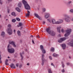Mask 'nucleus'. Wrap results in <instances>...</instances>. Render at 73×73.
Masks as SVG:
<instances>
[{
	"label": "nucleus",
	"instance_id": "obj_21",
	"mask_svg": "<svg viewBox=\"0 0 73 73\" xmlns=\"http://www.w3.org/2000/svg\"><path fill=\"white\" fill-rule=\"evenodd\" d=\"M52 56H53V57H58V55L56 53H54L53 54Z\"/></svg>",
	"mask_w": 73,
	"mask_h": 73
},
{
	"label": "nucleus",
	"instance_id": "obj_33",
	"mask_svg": "<svg viewBox=\"0 0 73 73\" xmlns=\"http://www.w3.org/2000/svg\"><path fill=\"white\" fill-rule=\"evenodd\" d=\"M11 15L13 16H15V13L14 12H13L12 13Z\"/></svg>",
	"mask_w": 73,
	"mask_h": 73
},
{
	"label": "nucleus",
	"instance_id": "obj_27",
	"mask_svg": "<svg viewBox=\"0 0 73 73\" xmlns=\"http://www.w3.org/2000/svg\"><path fill=\"white\" fill-rule=\"evenodd\" d=\"M61 64H62V68H64V67L65 66V64H64V62H61Z\"/></svg>",
	"mask_w": 73,
	"mask_h": 73
},
{
	"label": "nucleus",
	"instance_id": "obj_1",
	"mask_svg": "<svg viewBox=\"0 0 73 73\" xmlns=\"http://www.w3.org/2000/svg\"><path fill=\"white\" fill-rule=\"evenodd\" d=\"M71 31L72 30L70 29L66 30V33L64 34V36L65 37H67L62 38H60V39L58 40V42L59 43H61L62 41H65V40H66V39L69 38V37H68V36H69V35L70 34Z\"/></svg>",
	"mask_w": 73,
	"mask_h": 73
},
{
	"label": "nucleus",
	"instance_id": "obj_56",
	"mask_svg": "<svg viewBox=\"0 0 73 73\" xmlns=\"http://www.w3.org/2000/svg\"><path fill=\"white\" fill-rule=\"evenodd\" d=\"M23 29V27H21V28H20V29L21 30Z\"/></svg>",
	"mask_w": 73,
	"mask_h": 73
},
{
	"label": "nucleus",
	"instance_id": "obj_55",
	"mask_svg": "<svg viewBox=\"0 0 73 73\" xmlns=\"http://www.w3.org/2000/svg\"><path fill=\"white\" fill-rule=\"evenodd\" d=\"M15 31H16V30H14V33H15Z\"/></svg>",
	"mask_w": 73,
	"mask_h": 73
},
{
	"label": "nucleus",
	"instance_id": "obj_36",
	"mask_svg": "<svg viewBox=\"0 0 73 73\" xmlns=\"http://www.w3.org/2000/svg\"><path fill=\"white\" fill-rule=\"evenodd\" d=\"M70 12L73 13V9H71L70 10Z\"/></svg>",
	"mask_w": 73,
	"mask_h": 73
},
{
	"label": "nucleus",
	"instance_id": "obj_7",
	"mask_svg": "<svg viewBox=\"0 0 73 73\" xmlns=\"http://www.w3.org/2000/svg\"><path fill=\"white\" fill-rule=\"evenodd\" d=\"M7 31V33L10 35L12 34V29L11 28L8 29Z\"/></svg>",
	"mask_w": 73,
	"mask_h": 73
},
{
	"label": "nucleus",
	"instance_id": "obj_2",
	"mask_svg": "<svg viewBox=\"0 0 73 73\" xmlns=\"http://www.w3.org/2000/svg\"><path fill=\"white\" fill-rule=\"evenodd\" d=\"M22 3L24 5L25 8L26 9L29 10L31 8V7L28 4L27 2L25 1V0H23L22 1Z\"/></svg>",
	"mask_w": 73,
	"mask_h": 73
},
{
	"label": "nucleus",
	"instance_id": "obj_17",
	"mask_svg": "<svg viewBox=\"0 0 73 73\" xmlns=\"http://www.w3.org/2000/svg\"><path fill=\"white\" fill-rule=\"evenodd\" d=\"M30 15V12L29 11H27V14H26V17H29V16Z\"/></svg>",
	"mask_w": 73,
	"mask_h": 73
},
{
	"label": "nucleus",
	"instance_id": "obj_32",
	"mask_svg": "<svg viewBox=\"0 0 73 73\" xmlns=\"http://www.w3.org/2000/svg\"><path fill=\"white\" fill-rule=\"evenodd\" d=\"M16 21V19H12V22H13V23H15V22Z\"/></svg>",
	"mask_w": 73,
	"mask_h": 73
},
{
	"label": "nucleus",
	"instance_id": "obj_62",
	"mask_svg": "<svg viewBox=\"0 0 73 73\" xmlns=\"http://www.w3.org/2000/svg\"><path fill=\"white\" fill-rule=\"evenodd\" d=\"M72 21H73V18L72 19Z\"/></svg>",
	"mask_w": 73,
	"mask_h": 73
},
{
	"label": "nucleus",
	"instance_id": "obj_3",
	"mask_svg": "<svg viewBox=\"0 0 73 73\" xmlns=\"http://www.w3.org/2000/svg\"><path fill=\"white\" fill-rule=\"evenodd\" d=\"M44 57H45L44 54H42L41 56L42 66H43V65H44V63H45V61H46V60H45V58H44Z\"/></svg>",
	"mask_w": 73,
	"mask_h": 73
},
{
	"label": "nucleus",
	"instance_id": "obj_61",
	"mask_svg": "<svg viewBox=\"0 0 73 73\" xmlns=\"http://www.w3.org/2000/svg\"><path fill=\"white\" fill-rule=\"evenodd\" d=\"M69 58L70 59L71 58V57L70 56H69Z\"/></svg>",
	"mask_w": 73,
	"mask_h": 73
},
{
	"label": "nucleus",
	"instance_id": "obj_57",
	"mask_svg": "<svg viewBox=\"0 0 73 73\" xmlns=\"http://www.w3.org/2000/svg\"><path fill=\"white\" fill-rule=\"evenodd\" d=\"M27 65H29V63H27Z\"/></svg>",
	"mask_w": 73,
	"mask_h": 73
},
{
	"label": "nucleus",
	"instance_id": "obj_39",
	"mask_svg": "<svg viewBox=\"0 0 73 73\" xmlns=\"http://www.w3.org/2000/svg\"><path fill=\"white\" fill-rule=\"evenodd\" d=\"M1 55H0V63H2V61L1 60Z\"/></svg>",
	"mask_w": 73,
	"mask_h": 73
},
{
	"label": "nucleus",
	"instance_id": "obj_28",
	"mask_svg": "<svg viewBox=\"0 0 73 73\" xmlns=\"http://www.w3.org/2000/svg\"><path fill=\"white\" fill-rule=\"evenodd\" d=\"M18 6L19 7H21V3H20L18 4Z\"/></svg>",
	"mask_w": 73,
	"mask_h": 73
},
{
	"label": "nucleus",
	"instance_id": "obj_10",
	"mask_svg": "<svg viewBox=\"0 0 73 73\" xmlns=\"http://www.w3.org/2000/svg\"><path fill=\"white\" fill-rule=\"evenodd\" d=\"M46 31L48 34H50L51 31H50V29L49 28H47L46 29Z\"/></svg>",
	"mask_w": 73,
	"mask_h": 73
},
{
	"label": "nucleus",
	"instance_id": "obj_14",
	"mask_svg": "<svg viewBox=\"0 0 73 73\" xmlns=\"http://www.w3.org/2000/svg\"><path fill=\"white\" fill-rule=\"evenodd\" d=\"M61 27H57V31L58 32H59V33H60V31L61 30Z\"/></svg>",
	"mask_w": 73,
	"mask_h": 73
},
{
	"label": "nucleus",
	"instance_id": "obj_18",
	"mask_svg": "<svg viewBox=\"0 0 73 73\" xmlns=\"http://www.w3.org/2000/svg\"><path fill=\"white\" fill-rule=\"evenodd\" d=\"M1 36L2 37H4L5 36V32H2L1 34Z\"/></svg>",
	"mask_w": 73,
	"mask_h": 73
},
{
	"label": "nucleus",
	"instance_id": "obj_47",
	"mask_svg": "<svg viewBox=\"0 0 73 73\" xmlns=\"http://www.w3.org/2000/svg\"><path fill=\"white\" fill-rule=\"evenodd\" d=\"M51 65L52 66H54V64H53V63H51Z\"/></svg>",
	"mask_w": 73,
	"mask_h": 73
},
{
	"label": "nucleus",
	"instance_id": "obj_37",
	"mask_svg": "<svg viewBox=\"0 0 73 73\" xmlns=\"http://www.w3.org/2000/svg\"><path fill=\"white\" fill-rule=\"evenodd\" d=\"M19 26H20V27H21V26H22V25H23V23H19Z\"/></svg>",
	"mask_w": 73,
	"mask_h": 73
},
{
	"label": "nucleus",
	"instance_id": "obj_6",
	"mask_svg": "<svg viewBox=\"0 0 73 73\" xmlns=\"http://www.w3.org/2000/svg\"><path fill=\"white\" fill-rule=\"evenodd\" d=\"M9 48L7 47L8 48V51L9 53H13L15 52V49L13 48Z\"/></svg>",
	"mask_w": 73,
	"mask_h": 73
},
{
	"label": "nucleus",
	"instance_id": "obj_30",
	"mask_svg": "<svg viewBox=\"0 0 73 73\" xmlns=\"http://www.w3.org/2000/svg\"><path fill=\"white\" fill-rule=\"evenodd\" d=\"M59 22L60 23V24L62 23L63 22V20H62L60 19L59 20Z\"/></svg>",
	"mask_w": 73,
	"mask_h": 73
},
{
	"label": "nucleus",
	"instance_id": "obj_42",
	"mask_svg": "<svg viewBox=\"0 0 73 73\" xmlns=\"http://www.w3.org/2000/svg\"><path fill=\"white\" fill-rule=\"evenodd\" d=\"M49 58H50V60H52V57H51V56H49Z\"/></svg>",
	"mask_w": 73,
	"mask_h": 73
},
{
	"label": "nucleus",
	"instance_id": "obj_8",
	"mask_svg": "<svg viewBox=\"0 0 73 73\" xmlns=\"http://www.w3.org/2000/svg\"><path fill=\"white\" fill-rule=\"evenodd\" d=\"M34 15L35 16V17H36V18H38V19H39V20H42V18L40 16H38V15L36 13H34Z\"/></svg>",
	"mask_w": 73,
	"mask_h": 73
},
{
	"label": "nucleus",
	"instance_id": "obj_45",
	"mask_svg": "<svg viewBox=\"0 0 73 73\" xmlns=\"http://www.w3.org/2000/svg\"><path fill=\"white\" fill-rule=\"evenodd\" d=\"M42 9L43 12H45V8H43Z\"/></svg>",
	"mask_w": 73,
	"mask_h": 73
},
{
	"label": "nucleus",
	"instance_id": "obj_58",
	"mask_svg": "<svg viewBox=\"0 0 73 73\" xmlns=\"http://www.w3.org/2000/svg\"><path fill=\"white\" fill-rule=\"evenodd\" d=\"M11 0H8V1H11Z\"/></svg>",
	"mask_w": 73,
	"mask_h": 73
},
{
	"label": "nucleus",
	"instance_id": "obj_13",
	"mask_svg": "<svg viewBox=\"0 0 73 73\" xmlns=\"http://www.w3.org/2000/svg\"><path fill=\"white\" fill-rule=\"evenodd\" d=\"M50 35H51V36H54L55 35V33L53 31H51V32L50 33Z\"/></svg>",
	"mask_w": 73,
	"mask_h": 73
},
{
	"label": "nucleus",
	"instance_id": "obj_51",
	"mask_svg": "<svg viewBox=\"0 0 73 73\" xmlns=\"http://www.w3.org/2000/svg\"><path fill=\"white\" fill-rule=\"evenodd\" d=\"M66 64L67 65H69L70 64V63H67Z\"/></svg>",
	"mask_w": 73,
	"mask_h": 73
},
{
	"label": "nucleus",
	"instance_id": "obj_44",
	"mask_svg": "<svg viewBox=\"0 0 73 73\" xmlns=\"http://www.w3.org/2000/svg\"><path fill=\"white\" fill-rule=\"evenodd\" d=\"M61 31V32L62 33H64V29H62Z\"/></svg>",
	"mask_w": 73,
	"mask_h": 73
},
{
	"label": "nucleus",
	"instance_id": "obj_64",
	"mask_svg": "<svg viewBox=\"0 0 73 73\" xmlns=\"http://www.w3.org/2000/svg\"><path fill=\"white\" fill-rule=\"evenodd\" d=\"M6 17H7V16H6L5 17V19H6Z\"/></svg>",
	"mask_w": 73,
	"mask_h": 73
},
{
	"label": "nucleus",
	"instance_id": "obj_46",
	"mask_svg": "<svg viewBox=\"0 0 73 73\" xmlns=\"http://www.w3.org/2000/svg\"><path fill=\"white\" fill-rule=\"evenodd\" d=\"M16 66H17V67L19 66V64L17 63L16 64Z\"/></svg>",
	"mask_w": 73,
	"mask_h": 73
},
{
	"label": "nucleus",
	"instance_id": "obj_63",
	"mask_svg": "<svg viewBox=\"0 0 73 73\" xmlns=\"http://www.w3.org/2000/svg\"><path fill=\"white\" fill-rule=\"evenodd\" d=\"M1 15H0V18L1 17Z\"/></svg>",
	"mask_w": 73,
	"mask_h": 73
},
{
	"label": "nucleus",
	"instance_id": "obj_25",
	"mask_svg": "<svg viewBox=\"0 0 73 73\" xmlns=\"http://www.w3.org/2000/svg\"><path fill=\"white\" fill-rule=\"evenodd\" d=\"M50 51H51V52H54V48L53 47H52L50 49Z\"/></svg>",
	"mask_w": 73,
	"mask_h": 73
},
{
	"label": "nucleus",
	"instance_id": "obj_34",
	"mask_svg": "<svg viewBox=\"0 0 73 73\" xmlns=\"http://www.w3.org/2000/svg\"><path fill=\"white\" fill-rule=\"evenodd\" d=\"M16 20H17V21H20V19L19 18H16Z\"/></svg>",
	"mask_w": 73,
	"mask_h": 73
},
{
	"label": "nucleus",
	"instance_id": "obj_38",
	"mask_svg": "<svg viewBox=\"0 0 73 73\" xmlns=\"http://www.w3.org/2000/svg\"><path fill=\"white\" fill-rule=\"evenodd\" d=\"M23 66V65L22 64H21L20 65H19V66L20 68H21V67H22Z\"/></svg>",
	"mask_w": 73,
	"mask_h": 73
},
{
	"label": "nucleus",
	"instance_id": "obj_59",
	"mask_svg": "<svg viewBox=\"0 0 73 73\" xmlns=\"http://www.w3.org/2000/svg\"><path fill=\"white\" fill-rule=\"evenodd\" d=\"M31 37H33V35H31Z\"/></svg>",
	"mask_w": 73,
	"mask_h": 73
},
{
	"label": "nucleus",
	"instance_id": "obj_54",
	"mask_svg": "<svg viewBox=\"0 0 73 73\" xmlns=\"http://www.w3.org/2000/svg\"><path fill=\"white\" fill-rule=\"evenodd\" d=\"M42 23H43V24H45V21H43V22H42Z\"/></svg>",
	"mask_w": 73,
	"mask_h": 73
},
{
	"label": "nucleus",
	"instance_id": "obj_50",
	"mask_svg": "<svg viewBox=\"0 0 73 73\" xmlns=\"http://www.w3.org/2000/svg\"><path fill=\"white\" fill-rule=\"evenodd\" d=\"M37 37L38 38H40V36H39V35H38L37 36Z\"/></svg>",
	"mask_w": 73,
	"mask_h": 73
},
{
	"label": "nucleus",
	"instance_id": "obj_60",
	"mask_svg": "<svg viewBox=\"0 0 73 73\" xmlns=\"http://www.w3.org/2000/svg\"><path fill=\"white\" fill-rule=\"evenodd\" d=\"M7 12L8 13H9V10Z\"/></svg>",
	"mask_w": 73,
	"mask_h": 73
},
{
	"label": "nucleus",
	"instance_id": "obj_4",
	"mask_svg": "<svg viewBox=\"0 0 73 73\" xmlns=\"http://www.w3.org/2000/svg\"><path fill=\"white\" fill-rule=\"evenodd\" d=\"M9 44H8V45L7 46V48H9V46H10V44L12 45L14 47H16V45L15 44V42L13 41H10L9 42Z\"/></svg>",
	"mask_w": 73,
	"mask_h": 73
},
{
	"label": "nucleus",
	"instance_id": "obj_26",
	"mask_svg": "<svg viewBox=\"0 0 73 73\" xmlns=\"http://www.w3.org/2000/svg\"><path fill=\"white\" fill-rule=\"evenodd\" d=\"M41 50L43 54H45V53H46V51H45V50L44 49L42 50Z\"/></svg>",
	"mask_w": 73,
	"mask_h": 73
},
{
	"label": "nucleus",
	"instance_id": "obj_23",
	"mask_svg": "<svg viewBox=\"0 0 73 73\" xmlns=\"http://www.w3.org/2000/svg\"><path fill=\"white\" fill-rule=\"evenodd\" d=\"M16 10L18 12H20V10L19 9V8L18 7H17L16 8Z\"/></svg>",
	"mask_w": 73,
	"mask_h": 73
},
{
	"label": "nucleus",
	"instance_id": "obj_22",
	"mask_svg": "<svg viewBox=\"0 0 73 73\" xmlns=\"http://www.w3.org/2000/svg\"><path fill=\"white\" fill-rule=\"evenodd\" d=\"M17 33L18 34V36H21V33L20 32V31H17Z\"/></svg>",
	"mask_w": 73,
	"mask_h": 73
},
{
	"label": "nucleus",
	"instance_id": "obj_5",
	"mask_svg": "<svg viewBox=\"0 0 73 73\" xmlns=\"http://www.w3.org/2000/svg\"><path fill=\"white\" fill-rule=\"evenodd\" d=\"M66 18L65 19V20L66 21V22H68V23H69L70 21V17L68 15H67L66 14L65 15H64Z\"/></svg>",
	"mask_w": 73,
	"mask_h": 73
},
{
	"label": "nucleus",
	"instance_id": "obj_41",
	"mask_svg": "<svg viewBox=\"0 0 73 73\" xmlns=\"http://www.w3.org/2000/svg\"><path fill=\"white\" fill-rule=\"evenodd\" d=\"M8 27L9 28H11V24H9V25H8Z\"/></svg>",
	"mask_w": 73,
	"mask_h": 73
},
{
	"label": "nucleus",
	"instance_id": "obj_35",
	"mask_svg": "<svg viewBox=\"0 0 73 73\" xmlns=\"http://www.w3.org/2000/svg\"><path fill=\"white\" fill-rule=\"evenodd\" d=\"M55 24H60V23L59 21H57L56 22Z\"/></svg>",
	"mask_w": 73,
	"mask_h": 73
},
{
	"label": "nucleus",
	"instance_id": "obj_20",
	"mask_svg": "<svg viewBox=\"0 0 73 73\" xmlns=\"http://www.w3.org/2000/svg\"><path fill=\"white\" fill-rule=\"evenodd\" d=\"M52 23L53 24H56V21L55 20L53 19H51Z\"/></svg>",
	"mask_w": 73,
	"mask_h": 73
},
{
	"label": "nucleus",
	"instance_id": "obj_11",
	"mask_svg": "<svg viewBox=\"0 0 73 73\" xmlns=\"http://www.w3.org/2000/svg\"><path fill=\"white\" fill-rule=\"evenodd\" d=\"M24 52L23 51L22 52V53H20V55L21 56V60H23V55H24Z\"/></svg>",
	"mask_w": 73,
	"mask_h": 73
},
{
	"label": "nucleus",
	"instance_id": "obj_40",
	"mask_svg": "<svg viewBox=\"0 0 73 73\" xmlns=\"http://www.w3.org/2000/svg\"><path fill=\"white\" fill-rule=\"evenodd\" d=\"M47 20L48 21H49V23H51V21L50 20V19H48Z\"/></svg>",
	"mask_w": 73,
	"mask_h": 73
},
{
	"label": "nucleus",
	"instance_id": "obj_43",
	"mask_svg": "<svg viewBox=\"0 0 73 73\" xmlns=\"http://www.w3.org/2000/svg\"><path fill=\"white\" fill-rule=\"evenodd\" d=\"M0 4L1 5L3 4V1H1V0H0Z\"/></svg>",
	"mask_w": 73,
	"mask_h": 73
},
{
	"label": "nucleus",
	"instance_id": "obj_9",
	"mask_svg": "<svg viewBox=\"0 0 73 73\" xmlns=\"http://www.w3.org/2000/svg\"><path fill=\"white\" fill-rule=\"evenodd\" d=\"M67 44L69 46H73V39L70 42L67 43Z\"/></svg>",
	"mask_w": 73,
	"mask_h": 73
},
{
	"label": "nucleus",
	"instance_id": "obj_24",
	"mask_svg": "<svg viewBox=\"0 0 73 73\" xmlns=\"http://www.w3.org/2000/svg\"><path fill=\"white\" fill-rule=\"evenodd\" d=\"M40 49L41 50H43V49H44V47L42 45H40Z\"/></svg>",
	"mask_w": 73,
	"mask_h": 73
},
{
	"label": "nucleus",
	"instance_id": "obj_48",
	"mask_svg": "<svg viewBox=\"0 0 73 73\" xmlns=\"http://www.w3.org/2000/svg\"><path fill=\"white\" fill-rule=\"evenodd\" d=\"M62 72H65V70H64V69H63L62 70Z\"/></svg>",
	"mask_w": 73,
	"mask_h": 73
},
{
	"label": "nucleus",
	"instance_id": "obj_31",
	"mask_svg": "<svg viewBox=\"0 0 73 73\" xmlns=\"http://www.w3.org/2000/svg\"><path fill=\"white\" fill-rule=\"evenodd\" d=\"M71 4H72V1H69L68 3V5H70Z\"/></svg>",
	"mask_w": 73,
	"mask_h": 73
},
{
	"label": "nucleus",
	"instance_id": "obj_49",
	"mask_svg": "<svg viewBox=\"0 0 73 73\" xmlns=\"http://www.w3.org/2000/svg\"><path fill=\"white\" fill-rule=\"evenodd\" d=\"M32 42L33 44H35V42H34V41L33 40H32Z\"/></svg>",
	"mask_w": 73,
	"mask_h": 73
},
{
	"label": "nucleus",
	"instance_id": "obj_52",
	"mask_svg": "<svg viewBox=\"0 0 73 73\" xmlns=\"http://www.w3.org/2000/svg\"><path fill=\"white\" fill-rule=\"evenodd\" d=\"M25 51H26V52H28V50H27V49H25Z\"/></svg>",
	"mask_w": 73,
	"mask_h": 73
},
{
	"label": "nucleus",
	"instance_id": "obj_29",
	"mask_svg": "<svg viewBox=\"0 0 73 73\" xmlns=\"http://www.w3.org/2000/svg\"><path fill=\"white\" fill-rule=\"evenodd\" d=\"M48 72L49 73H52V71L51 69H48Z\"/></svg>",
	"mask_w": 73,
	"mask_h": 73
},
{
	"label": "nucleus",
	"instance_id": "obj_12",
	"mask_svg": "<svg viewBox=\"0 0 73 73\" xmlns=\"http://www.w3.org/2000/svg\"><path fill=\"white\" fill-rule=\"evenodd\" d=\"M62 47L63 49H65V48H66V44H62L60 45Z\"/></svg>",
	"mask_w": 73,
	"mask_h": 73
},
{
	"label": "nucleus",
	"instance_id": "obj_19",
	"mask_svg": "<svg viewBox=\"0 0 73 73\" xmlns=\"http://www.w3.org/2000/svg\"><path fill=\"white\" fill-rule=\"evenodd\" d=\"M8 60L6 59L5 61V65H9V64L8 63Z\"/></svg>",
	"mask_w": 73,
	"mask_h": 73
},
{
	"label": "nucleus",
	"instance_id": "obj_16",
	"mask_svg": "<svg viewBox=\"0 0 73 73\" xmlns=\"http://www.w3.org/2000/svg\"><path fill=\"white\" fill-rule=\"evenodd\" d=\"M49 16V14L47 13L45 15V19H48Z\"/></svg>",
	"mask_w": 73,
	"mask_h": 73
},
{
	"label": "nucleus",
	"instance_id": "obj_15",
	"mask_svg": "<svg viewBox=\"0 0 73 73\" xmlns=\"http://www.w3.org/2000/svg\"><path fill=\"white\" fill-rule=\"evenodd\" d=\"M10 66L11 68H15L16 67L15 66V65L13 64H11L10 65Z\"/></svg>",
	"mask_w": 73,
	"mask_h": 73
},
{
	"label": "nucleus",
	"instance_id": "obj_53",
	"mask_svg": "<svg viewBox=\"0 0 73 73\" xmlns=\"http://www.w3.org/2000/svg\"><path fill=\"white\" fill-rule=\"evenodd\" d=\"M61 35L60 34H59V35H58V36H59V37H61Z\"/></svg>",
	"mask_w": 73,
	"mask_h": 73
}]
</instances>
